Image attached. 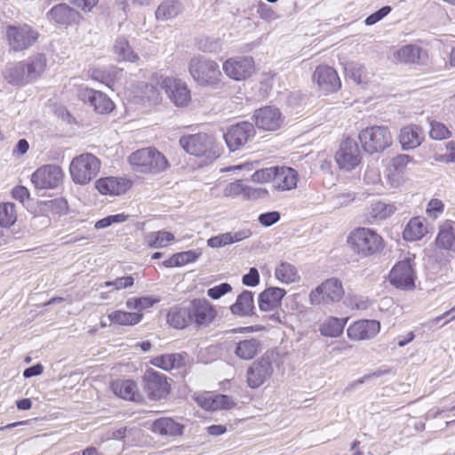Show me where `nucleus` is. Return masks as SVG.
Masks as SVG:
<instances>
[{
	"label": "nucleus",
	"instance_id": "nucleus-1",
	"mask_svg": "<svg viewBox=\"0 0 455 455\" xmlns=\"http://www.w3.org/2000/svg\"><path fill=\"white\" fill-rule=\"evenodd\" d=\"M347 245L353 255L359 259H369L379 255L385 249L386 243L375 229L357 227L347 236Z\"/></svg>",
	"mask_w": 455,
	"mask_h": 455
},
{
	"label": "nucleus",
	"instance_id": "nucleus-2",
	"mask_svg": "<svg viewBox=\"0 0 455 455\" xmlns=\"http://www.w3.org/2000/svg\"><path fill=\"white\" fill-rule=\"evenodd\" d=\"M251 180L259 184L270 183L274 191L285 192L297 188L299 176L295 169L282 165L257 170L251 176Z\"/></svg>",
	"mask_w": 455,
	"mask_h": 455
},
{
	"label": "nucleus",
	"instance_id": "nucleus-3",
	"mask_svg": "<svg viewBox=\"0 0 455 455\" xmlns=\"http://www.w3.org/2000/svg\"><path fill=\"white\" fill-rule=\"evenodd\" d=\"M179 143L187 154L206 163L214 161L221 154V147L216 138L207 132L182 135Z\"/></svg>",
	"mask_w": 455,
	"mask_h": 455
},
{
	"label": "nucleus",
	"instance_id": "nucleus-4",
	"mask_svg": "<svg viewBox=\"0 0 455 455\" xmlns=\"http://www.w3.org/2000/svg\"><path fill=\"white\" fill-rule=\"evenodd\" d=\"M127 161L134 171L144 174H157L169 167L166 157L154 147L132 152Z\"/></svg>",
	"mask_w": 455,
	"mask_h": 455
},
{
	"label": "nucleus",
	"instance_id": "nucleus-5",
	"mask_svg": "<svg viewBox=\"0 0 455 455\" xmlns=\"http://www.w3.org/2000/svg\"><path fill=\"white\" fill-rule=\"evenodd\" d=\"M358 140L362 149L368 155L381 154L394 143L391 131L386 125H371L361 130Z\"/></svg>",
	"mask_w": 455,
	"mask_h": 455
},
{
	"label": "nucleus",
	"instance_id": "nucleus-6",
	"mask_svg": "<svg viewBox=\"0 0 455 455\" xmlns=\"http://www.w3.org/2000/svg\"><path fill=\"white\" fill-rule=\"evenodd\" d=\"M100 168L101 162L96 156L83 153L71 160L68 171L72 181L84 186L98 176Z\"/></svg>",
	"mask_w": 455,
	"mask_h": 455
},
{
	"label": "nucleus",
	"instance_id": "nucleus-7",
	"mask_svg": "<svg viewBox=\"0 0 455 455\" xmlns=\"http://www.w3.org/2000/svg\"><path fill=\"white\" fill-rule=\"evenodd\" d=\"M142 389L150 401L165 400L172 393V379L165 374L147 369L141 377Z\"/></svg>",
	"mask_w": 455,
	"mask_h": 455
},
{
	"label": "nucleus",
	"instance_id": "nucleus-8",
	"mask_svg": "<svg viewBox=\"0 0 455 455\" xmlns=\"http://www.w3.org/2000/svg\"><path fill=\"white\" fill-rule=\"evenodd\" d=\"M333 157L338 169L346 172L357 169L363 163L361 150L357 143L350 137L340 140Z\"/></svg>",
	"mask_w": 455,
	"mask_h": 455
},
{
	"label": "nucleus",
	"instance_id": "nucleus-9",
	"mask_svg": "<svg viewBox=\"0 0 455 455\" xmlns=\"http://www.w3.org/2000/svg\"><path fill=\"white\" fill-rule=\"evenodd\" d=\"M344 293L341 281L331 277L326 279L310 291L309 300L312 305H329L339 301Z\"/></svg>",
	"mask_w": 455,
	"mask_h": 455
},
{
	"label": "nucleus",
	"instance_id": "nucleus-10",
	"mask_svg": "<svg viewBox=\"0 0 455 455\" xmlns=\"http://www.w3.org/2000/svg\"><path fill=\"white\" fill-rule=\"evenodd\" d=\"M226 76L235 81H245L256 72L253 57L248 55L234 56L227 59L222 64Z\"/></svg>",
	"mask_w": 455,
	"mask_h": 455
},
{
	"label": "nucleus",
	"instance_id": "nucleus-11",
	"mask_svg": "<svg viewBox=\"0 0 455 455\" xmlns=\"http://www.w3.org/2000/svg\"><path fill=\"white\" fill-rule=\"evenodd\" d=\"M189 73L195 81L202 85H211L219 82L221 72L214 60L195 57L189 63Z\"/></svg>",
	"mask_w": 455,
	"mask_h": 455
},
{
	"label": "nucleus",
	"instance_id": "nucleus-12",
	"mask_svg": "<svg viewBox=\"0 0 455 455\" xmlns=\"http://www.w3.org/2000/svg\"><path fill=\"white\" fill-rule=\"evenodd\" d=\"M192 323L196 328H205L215 322L218 309L205 298H194L188 301Z\"/></svg>",
	"mask_w": 455,
	"mask_h": 455
},
{
	"label": "nucleus",
	"instance_id": "nucleus-13",
	"mask_svg": "<svg viewBox=\"0 0 455 455\" xmlns=\"http://www.w3.org/2000/svg\"><path fill=\"white\" fill-rule=\"evenodd\" d=\"M39 34L28 24L11 25L6 28V40L12 50L20 52L31 47Z\"/></svg>",
	"mask_w": 455,
	"mask_h": 455
},
{
	"label": "nucleus",
	"instance_id": "nucleus-14",
	"mask_svg": "<svg viewBox=\"0 0 455 455\" xmlns=\"http://www.w3.org/2000/svg\"><path fill=\"white\" fill-rule=\"evenodd\" d=\"M255 135L253 124L242 121L228 128L224 140L230 151H236L243 148Z\"/></svg>",
	"mask_w": 455,
	"mask_h": 455
},
{
	"label": "nucleus",
	"instance_id": "nucleus-15",
	"mask_svg": "<svg viewBox=\"0 0 455 455\" xmlns=\"http://www.w3.org/2000/svg\"><path fill=\"white\" fill-rule=\"evenodd\" d=\"M65 174L60 166L45 164L31 175V182L36 189H54L62 184Z\"/></svg>",
	"mask_w": 455,
	"mask_h": 455
},
{
	"label": "nucleus",
	"instance_id": "nucleus-16",
	"mask_svg": "<svg viewBox=\"0 0 455 455\" xmlns=\"http://www.w3.org/2000/svg\"><path fill=\"white\" fill-rule=\"evenodd\" d=\"M76 96L84 103H89L93 110L100 115H107L115 109V103L104 92L89 88L84 85H78Z\"/></svg>",
	"mask_w": 455,
	"mask_h": 455
},
{
	"label": "nucleus",
	"instance_id": "nucleus-17",
	"mask_svg": "<svg viewBox=\"0 0 455 455\" xmlns=\"http://www.w3.org/2000/svg\"><path fill=\"white\" fill-rule=\"evenodd\" d=\"M414 163V158L406 154L392 157L385 171L387 183L394 188L403 185L407 180L409 165Z\"/></svg>",
	"mask_w": 455,
	"mask_h": 455
},
{
	"label": "nucleus",
	"instance_id": "nucleus-18",
	"mask_svg": "<svg viewBox=\"0 0 455 455\" xmlns=\"http://www.w3.org/2000/svg\"><path fill=\"white\" fill-rule=\"evenodd\" d=\"M312 81L323 94L335 93L341 88V80L337 70L328 65L317 66L312 75Z\"/></svg>",
	"mask_w": 455,
	"mask_h": 455
},
{
	"label": "nucleus",
	"instance_id": "nucleus-19",
	"mask_svg": "<svg viewBox=\"0 0 455 455\" xmlns=\"http://www.w3.org/2000/svg\"><path fill=\"white\" fill-rule=\"evenodd\" d=\"M390 283L400 290H413L415 288L416 274L408 259L398 261L388 275Z\"/></svg>",
	"mask_w": 455,
	"mask_h": 455
},
{
	"label": "nucleus",
	"instance_id": "nucleus-20",
	"mask_svg": "<svg viewBox=\"0 0 455 455\" xmlns=\"http://www.w3.org/2000/svg\"><path fill=\"white\" fill-rule=\"evenodd\" d=\"M254 124L259 130L264 132L278 131L283 124L281 111L275 107L267 106L254 111L252 116Z\"/></svg>",
	"mask_w": 455,
	"mask_h": 455
},
{
	"label": "nucleus",
	"instance_id": "nucleus-21",
	"mask_svg": "<svg viewBox=\"0 0 455 455\" xmlns=\"http://www.w3.org/2000/svg\"><path fill=\"white\" fill-rule=\"evenodd\" d=\"M381 323L375 319H359L347 328V336L352 341H365L374 339L380 331Z\"/></svg>",
	"mask_w": 455,
	"mask_h": 455
},
{
	"label": "nucleus",
	"instance_id": "nucleus-22",
	"mask_svg": "<svg viewBox=\"0 0 455 455\" xmlns=\"http://www.w3.org/2000/svg\"><path fill=\"white\" fill-rule=\"evenodd\" d=\"M113 394L125 401L142 403L145 397L140 392L138 383L132 379L117 378L109 382Z\"/></svg>",
	"mask_w": 455,
	"mask_h": 455
},
{
	"label": "nucleus",
	"instance_id": "nucleus-23",
	"mask_svg": "<svg viewBox=\"0 0 455 455\" xmlns=\"http://www.w3.org/2000/svg\"><path fill=\"white\" fill-rule=\"evenodd\" d=\"M161 85L176 107H187L191 102V92L180 79L166 76L162 78Z\"/></svg>",
	"mask_w": 455,
	"mask_h": 455
},
{
	"label": "nucleus",
	"instance_id": "nucleus-24",
	"mask_svg": "<svg viewBox=\"0 0 455 455\" xmlns=\"http://www.w3.org/2000/svg\"><path fill=\"white\" fill-rule=\"evenodd\" d=\"M133 181L125 177L108 176L96 180L95 188L103 196H119L127 193Z\"/></svg>",
	"mask_w": 455,
	"mask_h": 455
},
{
	"label": "nucleus",
	"instance_id": "nucleus-25",
	"mask_svg": "<svg viewBox=\"0 0 455 455\" xmlns=\"http://www.w3.org/2000/svg\"><path fill=\"white\" fill-rule=\"evenodd\" d=\"M274 372L269 358L262 356L255 361L247 371V383L251 388H257L271 378Z\"/></svg>",
	"mask_w": 455,
	"mask_h": 455
},
{
	"label": "nucleus",
	"instance_id": "nucleus-26",
	"mask_svg": "<svg viewBox=\"0 0 455 455\" xmlns=\"http://www.w3.org/2000/svg\"><path fill=\"white\" fill-rule=\"evenodd\" d=\"M424 140L423 128L414 124L403 126L398 133V141L403 150L415 149L423 143Z\"/></svg>",
	"mask_w": 455,
	"mask_h": 455
},
{
	"label": "nucleus",
	"instance_id": "nucleus-27",
	"mask_svg": "<svg viewBox=\"0 0 455 455\" xmlns=\"http://www.w3.org/2000/svg\"><path fill=\"white\" fill-rule=\"evenodd\" d=\"M223 194L227 197H236L243 196L245 199H258L267 194L266 188H252L243 185L241 180L228 183L223 189Z\"/></svg>",
	"mask_w": 455,
	"mask_h": 455
},
{
	"label": "nucleus",
	"instance_id": "nucleus-28",
	"mask_svg": "<svg viewBox=\"0 0 455 455\" xmlns=\"http://www.w3.org/2000/svg\"><path fill=\"white\" fill-rule=\"evenodd\" d=\"M185 426L172 417H161L155 419L150 430L156 435L168 437H177L183 435Z\"/></svg>",
	"mask_w": 455,
	"mask_h": 455
},
{
	"label": "nucleus",
	"instance_id": "nucleus-29",
	"mask_svg": "<svg viewBox=\"0 0 455 455\" xmlns=\"http://www.w3.org/2000/svg\"><path fill=\"white\" fill-rule=\"evenodd\" d=\"M429 232V225L422 216L412 217L403 230V238L406 242H418L423 239Z\"/></svg>",
	"mask_w": 455,
	"mask_h": 455
},
{
	"label": "nucleus",
	"instance_id": "nucleus-30",
	"mask_svg": "<svg viewBox=\"0 0 455 455\" xmlns=\"http://www.w3.org/2000/svg\"><path fill=\"white\" fill-rule=\"evenodd\" d=\"M48 15L54 23L66 27L78 23L82 19L78 11L66 4H60L52 7Z\"/></svg>",
	"mask_w": 455,
	"mask_h": 455
},
{
	"label": "nucleus",
	"instance_id": "nucleus-31",
	"mask_svg": "<svg viewBox=\"0 0 455 455\" xmlns=\"http://www.w3.org/2000/svg\"><path fill=\"white\" fill-rule=\"evenodd\" d=\"M427 58V52L416 44L403 45L394 52V59L397 63L419 64Z\"/></svg>",
	"mask_w": 455,
	"mask_h": 455
},
{
	"label": "nucleus",
	"instance_id": "nucleus-32",
	"mask_svg": "<svg viewBox=\"0 0 455 455\" xmlns=\"http://www.w3.org/2000/svg\"><path fill=\"white\" fill-rule=\"evenodd\" d=\"M286 291L280 287L265 289L259 296V307L261 311H272L280 307Z\"/></svg>",
	"mask_w": 455,
	"mask_h": 455
},
{
	"label": "nucleus",
	"instance_id": "nucleus-33",
	"mask_svg": "<svg viewBox=\"0 0 455 455\" xmlns=\"http://www.w3.org/2000/svg\"><path fill=\"white\" fill-rule=\"evenodd\" d=\"M170 326L177 330H183L193 325L188 303L186 306H174L171 307L166 315Z\"/></svg>",
	"mask_w": 455,
	"mask_h": 455
},
{
	"label": "nucleus",
	"instance_id": "nucleus-34",
	"mask_svg": "<svg viewBox=\"0 0 455 455\" xmlns=\"http://www.w3.org/2000/svg\"><path fill=\"white\" fill-rule=\"evenodd\" d=\"M149 363L163 371H171L185 366L186 355L180 353L164 354L151 358Z\"/></svg>",
	"mask_w": 455,
	"mask_h": 455
},
{
	"label": "nucleus",
	"instance_id": "nucleus-35",
	"mask_svg": "<svg viewBox=\"0 0 455 455\" xmlns=\"http://www.w3.org/2000/svg\"><path fill=\"white\" fill-rule=\"evenodd\" d=\"M26 67V75L28 83L37 80L42 76L47 68V60L44 54L37 53L26 60H23Z\"/></svg>",
	"mask_w": 455,
	"mask_h": 455
},
{
	"label": "nucleus",
	"instance_id": "nucleus-36",
	"mask_svg": "<svg viewBox=\"0 0 455 455\" xmlns=\"http://www.w3.org/2000/svg\"><path fill=\"white\" fill-rule=\"evenodd\" d=\"M199 404L209 411L229 410L232 409L235 403L226 395H207L198 399Z\"/></svg>",
	"mask_w": 455,
	"mask_h": 455
},
{
	"label": "nucleus",
	"instance_id": "nucleus-37",
	"mask_svg": "<svg viewBox=\"0 0 455 455\" xmlns=\"http://www.w3.org/2000/svg\"><path fill=\"white\" fill-rule=\"evenodd\" d=\"M435 245L441 250L455 251V232L451 221L447 220L439 226Z\"/></svg>",
	"mask_w": 455,
	"mask_h": 455
},
{
	"label": "nucleus",
	"instance_id": "nucleus-38",
	"mask_svg": "<svg viewBox=\"0 0 455 455\" xmlns=\"http://www.w3.org/2000/svg\"><path fill=\"white\" fill-rule=\"evenodd\" d=\"M23 61L10 63L4 71V79L12 85L23 86L28 84Z\"/></svg>",
	"mask_w": 455,
	"mask_h": 455
},
{
	"label": "nucleus",
	"instance_id": "nucleus-39",
	"mask_svg": "<svg viewBox=\"0 0 455 455\" xmlns=\"http://www.w3.org/2000/svg\"><path fill=\"white\" fill-rule=\"evenodd\" d=\"M254 299L253 293L250 291H243L241 292L234 304L230 306V311L233 315L246 316L253 313Z\"/></svg>",
	"mask_w": 455,
	"mask_h": 455
},
{
	"label": "nucleus",
	"instance_id": "nucleus-40",
	"mask_svg": "<svg viewBox=\"0 0 455 455\" xmlns=\"http://www.w3.org/2000/svg\"><path fill=\"white\" fill-rule=\"evenodd\" d=\"M142 312H128L124 310H114L108 314V318L111 324L119 326H133L143 319Z\"/></svg>",
	"mask_w": 455,
	"mask_h": 455
},
{
	"label": "nucleus",
	"instance_id": "nucleus-41",
	"mask_svg": "<svg viewBox=\"0 0 455 455\" xmlns=\"http://www.w3.org/2000/svg\"><path fill=\"white\" fill-rule=\"evenodd\" d=\"M275 277L282 283L290 284L300 280L297 267L287 261H280L275 268Z\"/></svg>",
	"mask_w": 455,
	"mask_h": 455
},
{
	"label": "nucleus",
	"instance_id": "nucleus-42",
	"mask_svg": "<svg viewBox=\"0 0 455 455\" xmlns=\"http://www.w3.org/2000/svg\"><path fill=\"white\" fill-rule=\"evenodd\" d=\"M348 318H339L335 316H328L319 326L321 335L330 338L339 337L344 331Z\"/></svg>",
	"mask_w": 455,
	"mask_h": 455
},
{
	"label": "nucleus",
	"instance_id": "nucleus-43",
	"mask_svg": "<svg viewBox=\"0 0 455 455\" xmlns=\"http://www.w3.org/2000/svg\"><path fill=\"white\" fill-rule=\"evenodd\" d=\"M174 242L175 235L166 230L153 231L145 235V244L148 248H165Z\"/></svg>",
	"mask_w": 455,
	"mask_h": 455
},
{
	"label": "nucleus",
	"instance_id": "nucleus-44",
	"mask_svg": "<svg viewBox=\"0 0 455 455\" xmlns=\"http://www.w3.org/2000/svg\"><path fill=\"white\" fill-rule=\"evenodd\" d=\"M260 349V341L256 339H250L239 341L234 353L242 360H251L259 353Z\"/></svg>",
	"mask_w": 455,
	"mask_h": 455
},
{
	"label": "nucleus",
	"instance_id": "nucleus-45",
	"mask_svg": "<svg viewBox=\"0 0 455 455\" xmlns=\"http://www.w3.org/2000/svg\"><path fill=\"white\" fill-rule=\"evenodd\" d=\"M201 252L189 250L172 254L169 259L163 262V266L167 268L180 267L188 264L196 262L200 257Z\"/></svg>",
	"mask_w": 455,
	"mask_h": 455
},
{
	"label": "nucleus",
	"instance_id": "nucleus-46",
	"mask_svg": "<svg viewBox=\"0 0 455 455\" xmlns=\"http://www.w3.org/2000/svg\"><path fill=\"white\" fill-rule=\"evenodd\" d=\"M114 52L122 61L135 63L140 60L139 55L132 50L129 41L124 37L116 40Z\"/></svg>",
	"mask_w": 455,
	"mask_h": 455
},
{
	"label": "nucleus",
	"instance_id": "nucleus-47",
	"mask_svg": "<svg viewBox=\"0 0 455 455\" xmlns=\"http://www.w3.org/2000/svg\"><path fill=\"white\" fill-rule=\"evenodd\" d=\"M243 238L245 235L241 232H228L211 237L207 240V245L212 248H220L242 241Z\"/></svg>",
	"mask_w": 455,
	"mask_h": 455
},
{
	"label": "nucleus",
	"instance_id": "nucleus-48",
	"mask_svg": "<svg viewBox=\"0 0 455 455\" xmlns=\"http://www.w3.org/2000/svg\"><path fill=\"white\" fill-rule=\"evenodd\" d=\"M89 76L92 80L100 82L108 87L115 84L116 80V72L114 68H92L89 70Z\"/></svg>",
	"mask_w": 455,
	"mask_h": 455
},
{
	"label": "nucleus",
	"instance_id": "nucleus-49",
	"mask_svg": "<svg viewBox=\"0 0 455 455\" xmlns=\"http://www.w3.org/2000/svg\"><path fill=\"white\" fill-rule=\"evenodd\" d=\"M17 220V211L12 203L0 204V226L3 228L12 227Z\"/></svg>",
	"mask_w": 455,
	"mask_h": 455
},
{
	"label": "nucleus",
	"instance_id": "nucleus-50",
	"mask_svg": "<svg viewBox=\"0 0 455 455\" xmlns=\"http://www.w3.org/2000/svg\"><path fill=\"white\" fill-rule=\"evenodd\" d=\"M159 300V299L149 296L130 298L126 300V307L130 309H135L137 312H141L143 309L153 307Z\"/></svg>",
	"mask_w": 455,
	"mask_h": 455
},
{
	"label": "nucleus",
	"instance_id": "nucleus-51",
	"mask_svg": "<svg viewBox=\"0 0 455 455\" xmlns=\"http://www.w3.org/2000/svg\"><path fill=\"white\" fill-rule=\"evenodd\" d=\"M429 137L435 140H443L451 136V132L448 127L438 121L432 120L429 122Z\"/></svg>",
	"mask_w": 455,
	"mask_h": 455
},
{
	"label": "nucleus",
	"instance_id": "nucleus-52",
	"mask_svg": "<svg viewBox=\"0 0 455 455\" xmlns=\"http://www.w3.org/2000/svg\"><path fill=\"white\" fill-rule=\"evenodd\" d=\"M179 12L178 5L173 1H165L162 3L156 11L157 20H169L177 16Z\"/></svg>",
	"mask_w": 455,
	"mask_h": 455
},
{
	"label": "nucleus",
	"instance_id": "nucleus-53",
	"mask_svg": "<svg viewBox=\"0 0 455 455\" xmlns=\"http://www.w3.org/2000/svg\"><path fill=\"white\" fill-rule=\"evenodd\" d=\"M43 205L54 215H63L68 212V201L63 197L44 201Z\"/></svg>",
	"mask_w": 455,
	"mask_h": 455
},
{
	"label": "nucleus",
	"instance_id": "nucleus-54",
	"mask_svg": "<svg viewBox=\"0 0 455 455\" xmlns=\"http://www.w3.org/2000/svg\"><path fill=\"white\" fill-rule=\"evenodd\" d=\"M346 305L353 310H365L371 305V301L367 297L349 294L346 299Z\"/></svg>",
	"mask_w": 455,
	"mask_h": 455
},
{
	"label": "nucleus",
	"instance_id": "nucleus-55",
	"mask_svg": "<svg viewBox=\"0 0 455 455\" xmlns=\"http://www.w3.org/2000/svg\"><path fill=\"white\" fill-rule=\"evenodd\" d=\"M230 291H232V286L228 283H222L209 288L207 296L213 300H217Z\"/></svg>",
	"mask_w": 455,
	"mask_h": 455
},
{
	"label": "nucleus",
	"instance_id": "nucleus-56",
	"mask_svg": "<svg viewBox=\"0 0 455 455\" xmlns=\"http://www.w3.org/2000/svg\"><path fill=\"white\" fill-rule=\"evenodd\" d=\"M134 283V278L132 275L124 277H117L113 281H107L104 283V287L112 286L114 290L119 291L122 289L132 287Z\"/></svg>",
	"mask_w": 455,
	"mask_h": 455
},
{
	"label": "nucleus",
	"instance_id": "nucleus-57",
	"mask_svg": "<svg viewBox=\"0 0 455 455\" xmlns=\"http://www.w3.org/2000/svg\"><path fill=\"white\" fill-rule=\"evenodd\" d=\"M394 212L392 205L386 204L382 202H377L372 205V216L377 219H386Z\"/></svg>",
	"mask_w": 455,
	"mask_h": 455
},
{
	"label": "nucleus",
	"instance_id": "nucleus-58",
	"mask_svg": "<svg viewBox=\"0 0 455 455\" xmlns=\"http://www.w3.org/2000/svg\"><path fill=\"white\" fill-rule=\"evenodd\" d=\"M444 211L443 203L436 198L431 199L427 206V214L433 219H437Z\"/></svg>",
	"mask_w": 455,
	"mask_h": 455
},
{
	"label": "nucleus",
	"instance_id": "nucleus-59",
	"mask_svg": "<svg viewBox=\"0 0 455 455\" xmlns=\"http://www.w3.org/2000/svg\"><path fill=\"white\" fill-rule=\"evenodd\" d=\"M391 7L387 5L382 8H380L379 11L375 12L374 13L369 15L365 20V24L368 26L374 25L380 20H382L384 17H386L390 12Z\"/></svg>",
	"mask_w": 455,
	"mask_h": 455
},
{
	"label": "nucleus",
	"instance_id": "nucleus-60",
	"mask_svg": "<svg viewBox=\"0 0 455 455\" xmlns=\"http://www.w3.org/2000/svg\"><path fill=\"white\" fill-rule=\"evenodd\" d=\"M12 197L21 204H24L30 197L28 189L24 186H16L12 189Z\"/></svg>",
	"mask_w": 455,
	"mask_h": 455
},
{
	"label": "nucleus",
	"instance_id": "nucleus-61",
	"mask_svg": "<svg viewBox=\"0 0 455 455\" xmlns=\"http://www.w3.org/2000/svg\"><path fill=\"white\" fill-rule=\"evenodd\" d=\"M259 274L257 268L251 267L249 273L243 276V283L247 286L254 287L259 283Z\"/></svg>",
	"mask_w": 455,
	"mask_h": 455
},
{
	"label": "nucleus",
	"instance_id": "nucleus-62",
	"mask_svg": "<svg viewBox=\"0 0 455 455\" xmlns=\"http://www.w3.org/2000/svg\"><path fill=\"white\" fill-rule=\"evenodd\" d=\"M141 93H142L143 98H146L147 100H157L160 98V92L157 89V87H156L153 84H145L141 87Z\"/></svg>",
	"mask_w": 455,
	"mask_h": 455
},
{
	"label": "nucleus",
	"instance_id": "nucleus-63",
	"mask_svg": "<svg viewBox=\"0 0 455 455\" xmlns=\"http://www.w3.org/2000/svg\"><path fill=\"white\" fill-rule=\"evenodd\" d=\"M280 220V213L278 212H269L260 214L259 221L265 227H269L276 223Z\"/></svg>",
	"mask_w": 455,
	"mask_h": 455
},
{
	"label": "nucleus",
	"instance_id": "nucleus-64",
	"mask_svg": "<svg viewBox=\"0 0 455 455\" xmlns=\"http://www.w3.org/2000/svg\"><path fill=\"white\" fill-rule=\"evenodd\" d=\"M71 3L84 12H90L99 4V0H71Z\"/></svg>",
	"mask_w": 455,
	"mask_h": 455
}]
</instances>
